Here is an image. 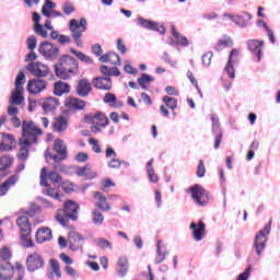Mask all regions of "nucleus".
<instances>
[{"label": "nucleus", "instance_id": "1", "mask_svg": "<svg viewBox=\"0 0 280 280\" xmlns=\"http://www.w3.org/2000/svg\"><path fill=\"white\" fill-rule=\"evenodd\" d=\"M55 74L60 80H71V75L80 73V63L78 59L70 55H62L59 57L58 63L54 65Z\"/></svg>", "mask_w": 280, "mask_h": 280}, {"label": "nucleus", "instance_id": "2", "mask_svg": "<svg viewBox=\"0 0 280 280\" xmlns=\"http://www.w3.org/2000/svg\"><path fill=\"white\" fill-rule=\"evenodd\" d=\"M80 205L73 200H68L63 203V209H59L56 212L55 220L61 224V226H69V220L77 222L79 218Z\"/></svg>", "mask_w": 280, "mask_h": 280}, {"label": "nucleus", "instance_id": "3", "mask_svg": "<svg viewBox=\"0 0 280 280\" xmlns=\"http://www.w3.org/2000/svg\"><path fill=\"white\" fill-rule=\"evenodd\" d=\"M69 30L74 45L82 49V47H84V43H82V34L89 30V22H86V19L84 18H81L80 21L72 19L69 23Z\"/></svg>", "mask_w": 280, "mask_h": 280}, {"label": "nucleus", "instance_id": "4", "mask_svg": "<svg viewBox=\"0 0 280 280\" xmlns=\"http://www.w3.org/2000/svg\"><path fill=\"white\" fill-rule=\"evenodd\" d=\"M38 52L49 62H54V60H58V58H60V48L56 46V44L47 40L39 44Z\"/></svg>", "mask_w": 280, "mask_h": 280}, {"label": "nucleus", "instance_id": "5", "mask_svg": "<svg viewBox=\"0 0 280 280\" xmlns=\"http://www.w3.org/2000/svg\"><path fill=\"white\" fill-rule=\"evenodd\" d=\"M271 229H272V222H269L255 236L254 248H255L258 257H261V253H264V250H266V242H268V238H266V235H270Z\"/></svg>", "mask_w": 280, "mask_h": 280}, {"label": "nucleus", "instance_id": "6", "mask_svg": "<svg viewBox=\"0 0 280 280\" xmlns=\"http://www.w3.org/2000/svg\"><path fill=\"white\" fill-rule=\"evenodd\" d=\"M40 186L42 187H46L45 189H43V194H45V196H48L49 198H54V200H58L59 202L62 200L61 198H65V195H60L57 188H52L51 185H49V183H47V168L43 167L40 175Z\"/></svg>", "mask_w": 280, "mask_h": 280}, {"label": "nucleus", "instance_id": "7", "mask_svg": "<svg viewBox=\"0 0 280 280\" xmlns=\"http://www.w3.org/2000/svg\"><path fill=\"white\" fill-rule=\"evenodd\" d=\"M188 191L191 194L192 200L197 202V205H200V207H206L207 201L202 200V198H207L209 200V192L200 185V184H195L188 188Z\"/></svg>", "mask_w": 280, "mask_h": 280}, {"label": "nucleus", "instance_id": "8", "mask_svg": "<svg viewBox=\"0 0 280 280\" xmlns=\"http://www.w3.org/2000/svg\"><path fill=\"white\" fill-rule=\"evenodd\" d=\"M42 268H45V258L40 254L35 252L26 257V270L28 272H36Z\"/></svg>", "mask_w": 280, "mask_h": 280}, {"label": "nucleus", "instance_id": "9", "mask_svg": "<svg viewBox=\"0 0 280 280\" xmlns=\"http://www.w3.org/2000/svg\"><path fill=\"white\" fill-rule=\"evenodd\" d=\"M26 71H30L35 78H47L49 75V66L40 61L30 62L26 66Z\"/></svg>", "mask_w": 280, "mask_h": 280}, {"label": "nucleus", "instance_id": "10", "mask_svg": "<svg viewBox=\"0 0 280 280\" xmlns=\"http://www.w3.org/2000/svg\"><path fill=\"white\" fill-rule=\"evenodd\" d=\"M247 49L257 57V62H261V58L264 56V40L259 39H248L246 42Z\"/></svg>", "mask_w": 280, "mask_h": 280}, {"label": "nucleus", "instance_id": "11", "mask_svg": "<svg viewBox=\"0 0 280 280\" xmlns=\"http://www.w3.org/2000/svg\"><path fill=\"white\" fill-rule=\"evenodd\" d=\"M47 89V81L40 78L32 79L27 83L26 91L32 95H37V93H43Z\"/></svg>", "mask_w": 280, "mask_h": 280}, {"label": "nucleus", "instance_id": "12", "mask_svg": "<svg viewBox=\"0 0 280 280\" xmlns=\"http://www.w3.org/2000/svg\"><path fill=\"white\" fill-rule=\"evenodd\" d=\"M232 21L237 25V27L244 30L249 25H253L250 22L253 21V14L244 11L242 14H235V16H232Z\"/></svg>", "mask_w": 280, "mask_h": 280}, {"label": "nucleus", "instance_id": "13", "mask_svg": "<svg viewBox=\"0 0 280 280\" xmlns=\"http://www.w3.org/2000/svg\"><path fill=\"white\" fill-rule=\"evenodd\" d=\"M212 121V133L214 136V150L220 148L222 143V129H220V119L215 116H211Z\"/></svg>", "mask_w": 280, "mask_h": 280}, {"label": "nucleus", "instance_id": "14", "mask_svg": "<svg viewBox=\"0 0 280 280\" xmlns=\"http://www.w3.org/2000/svg\"><path fill=\"white\" fill-rule=\"evenodd\" d=\"M138 24L140 27L144 30H150L151 32H159L160 34H165V28L161 26L162 30L159 28V23L148 20L145 18L138 16Z\"/></svg>", "mask_w": 280, "mask_h": 280}, {"label": "nucleus", "instance_id": "15", "mask_svg": "<svg viewBox=\"0 0 280 280\" xmlns=\"http://www.w3.org/2000/svg\"><path fill=\"white\" fill-rule=\"evenodd\" d=\"M92 84L100 91H110L113 89V79L110 77H96L92 80Z\"/></svg>", "mask_w": 280, "mask_h": 280}, {"label": "nucleus", "instance_id": "16", "mask_svg": "<svg viewBox=\"0 0 280 280\" xmlns=\"http://www.w3.org/2000/svg\"><path fill=\"white\" fill-rule=\"evenodd\" d=\"M75 91L79 97H89V93L93 91V88L91 86V81H89V79L86 78L80 79Z\"/></svg>", "mask_w": 280, "mask_h": 280}, {"label": "nucleus", "instance_id": "17", "mask_svg": "<svg viewBox=\"0 0 280 280\" xmlns=\"http://www.w3.org/2000/svg\"><path fill=\"white\" fill-rule=\"evenodd\" d=\"M189 229L192 231V237L196 242H202V235H205V231L207 225L202 221L191 222Z\"/></svg>", "mask_w": 280, "mask_h": 280}, {"label": "nucleus", "instance_id": "18", "mask_svg": "<svg viewBox=\"0 0 280 280\" xmlns=\"http://www.w3.org/2000/svg\"><path fill=\"white\" fill-rule=\"evenodd\" d=\"M65 106L70 110H84L86 102L77 97H68L65 101Z\"/></svg>", "mask_w": 280, "mask_h": 280}, {"label": "nucleus", "instance_id": "19", "mask_svg": "<svg viewBox=\"0 0 280 280\" xmlns=\"http://www.w3.org/2000/svg\"><path fill=\"white\" fill-rule=\"evenodd\" d=\"M54 235L51 234V229L42 228L36 231L35 240L37 244H44V242H49Z\"/></svg>", "mask_w": 280, "mask_h": 280}, {"label": "nucleus", "instance_id": "20", "mask_svg": "<svg viewBox=\"0 0 280 280\" xmlns=\"http://www.w3.org/2000/svg\"><path fill=\"white\" fill-rule=\"evenodd\" d=\"M22 137L23 139H20L19 145L31 148L34 143H38V133L22 131Z\"/></svg>", "mask_w": 280, "mask_h": 280}, {"label": "nucleus", "instance_id": "21", "mask_svg": "<svg viewBox=\"0 0 280 280\" xmlns=\"http://www.w3.org/2000/svg\"><path fill=\"white\" fill-rule=\"evenodd\" d=\"M94 198L97 200V202L95 203V207H97L98 209H102L103 211H110V205L106 200V197L104 196V194L96 191L94 192Z\"/></svg>", "mask_w": 280, "mask_h": 280}, {"label": "nucleus", "instance_id": "22", "mask_svg": "<svg viewBox=\"0 0 280 280\" xmlns=\"http://www.w3.org/2000/svg\"><path fill=\"white\" fill-rule=\"evenodd\" d=\"M60 106L58 98L50 96L43 103L42 108L45 113H51Z\"/></svg>", "mask_w": 280, "mask_h": 280}, {"label": "nucleus", "instance_id": "23", "mask_svg": "<svg viewBox=\"0 0 280 280\" xmlns=\"http://www.w3.org/2000/svg\"><path fill=\"white\" fill-rule=\"evenodd\" d=\"M23 91L25 90H16L11 93L9 98V104L12 106H21L23 102H25V97H23Z\"/></svg>", "mask_w": 280, "mask_h": 280}, {"label": "nucleus", "instance_id": "24", "mask_svg": "<svg viewBox=\"0 0 280 280\" xmlns=\"http://www.w3.org/2000/svg\"><path fill=\"white\" fill-rule=\"evenodd\" d=\"M16 183H19V174H14L10 176L2 185H0L1 196H5L10 187L16 185Z\"/></svg>", "mask_w": 280, "mask_h": 280}, {"label": "nucleus", "instance_id": "25", "mask_svg": "<svg viewBox=\"0 0 280 280\" xmlns=\"http://www.w3.org/2000/svg\"><path fill=\"white\" fill-rule=\"evenodd\" d=\"M71 92V85L69 83H65L62 81H58L54 85V94L60 97L61 95H65V93Z\"/></svg>", "mask_w": 280, "mask_h": 280}, {"label": "nucleus", "instance_id": "26", "mask_svg": "<svg viewBox=\"0 0 280 280\" xmlns=\"http://www.w3.org/2000/svg\"><path fill=\"white\" fill-rule=\"evenodd\" d=\"M100 71L105 78H117L121 75V72L119 71V68L117 67H108L106 65H102L100 68Z\"/></svg>", "mask_w": 280, "mask_h": 280}, {"label": "nucleus", "instance_id": "27", "mask_svg": "<svg viewBox=\"0 0 280 280\" xmlns=\"http://www.w3.org/2000/svg\"><path fill=\"white\" fill-rule=\"evenodd\" d=\"M52 128L55 132H65L69 128V122L65 116H59L52 124Z\"/></svg>", "mask_w": 280, "mask_h": 280}, {"label": "nucleus", "instance_id": "28", "mask_svg": "<svg viewBox=\"0 0 280 280\" xmlns=\"http://www.w3.org/2000/svg\"><path fill=\"white\" fill-rule=\"evenodd\" d=\"M116 272L118 277H126L128 273V258L126 256H122L118 259Z\"/></svg>", "mask_w": 280, "mask_h": 280}, {"label": "nucleus", "instance_id": "29", "mask_svg": "<svg viewBox=\"0 0 280 280\" xmlns=\"http://www.w3.org/2000/svg\"><path fill=\"white\" fill-rule=\"evenodd\" d=\"M163 241H158L156 245V258H155V264H163L165 261V257L170 255V252L165 247L162 246Z\"/></svg>", "mask_w": 280, "mask_h": 280}, {"label": "nucleus", "instance_id": "30", "mask_svg": "<svg viewBox=\"0 0 280 280\" xmlns=\"http://www.w3.org/2000/svg\"><path fill=\"white\" fill-rule=\"evenodd\" d=\"M233 56H237V49L233 48L230 52L228 63L225 66V71L229 75V78L234 79L235 78V68L233 67Z\"/></svg>", "mask_w": 280, "mask_h": 280}, {"label": "nucleus", "instance_id": "31", "mask_svg": "<svg viewBox=\"0 0 280 280\" xmlns=\"http://www.w3.org/2000/svg\"><path fill=\"white\" fill-rule=\"evenodd\" d=\"M16 225L21 233H32V224H30V219H27V217H19L16 219Z\"/></svg>", "mask_w": 280, "mask_h": 280}, {"label": "nucleus", "instance_id": "32", "mask_svg": "<svg viewBox=\"0 0 280 280\" xmlns=\"http://www.w3.org/2000/svg\"><path fill=\"white\" fill-rule=\"evenodd\" d=\"M68 240L69 244H77L81 247L84 246V242H86V237L75 231L69 233Z\"/></svg>", "mask_w": 280, "mask_h": 280}, {"label": "nucleus", "instance_id": "33", "mask_svg": "<svg viewBox=\"0 0 280 280\" xmlns=\"http://www.w3.org/2000/svg\"><path fill=\"white\" fill-rule=\"evenodd\" d=\"M22 132H33L34 135H43V129L38 128L34 121H24L22 124Z\"/></svg>", "mask_w": 280, "mask_h": 280}, {"label": "nucleus", "instance_id": "34", "mask_svg": "<svg viewBox=\"0 0 280 280\" xmlns=\"http://www.w3.org/2000/svg\"><path fill=\"white\" fill-rule=\"evenodd\" d=\"M54 150L57 152L61 159H67V145H65V141L57 139L54 142Z\"/></svg>", "mask_w": 280, "mask_h": 280}, {"label": "nucleus", "instance_id": "35", "mask_svg": "<svg viewBox=\"0 0 280 280\" xmlns=\"http://www.w3.org/2000/svg\"><path fill=\"white\" fill-rule=\"evenodd\" d=\"M152 82H154V77L148 73H142L141 77L138 78V84L142 89V91H148L147 84H152Z\"/></svg>", "mask_w": 280, "mask_h": 280}, {"label": "nucleus", "instance_id": "36", "mask_svg": "<svg viewBox=\"0 0 280 280\" xmlns=\"http://www.w3.org/2000/svg\"><path fill=\"white\" fill-rule=\"evenodd\" d=\"M172 34L175 38V40H177V44L180 45L182 47H189V40L187 39V37L180 35V33H178V31H176V26H172Z\"/></svg>", "mask_w": 280, "mask_h": 280}, {"label": "nucleus", "instance_id": "37", "mask_svg": "<svg viewBox=\"0 0 280 280\" xmlns=\"http://www.w3.org/2000/svg\"><path fill=\"white\" fill-rule=\"evenodd\" d=\"M32 233H21V246L23 248H34V241H32Z\"/></svg>", "mask_w": 280, "mask_h": 280}, {"label": "nucleus", "instance_id": "38", "mask_svg": "<svg viewBox=\"0 0 280 280\" xmlns=\"http://www.w3.org/2000/svg\"><path fill=\"white\" fill-rule=\"evenodd\" d=\"M13 163H14V158H12L10 154H7L0 158V172H4V170L12 167Z\"/></svg>", "mask_w": 280, "mask_h": 280}, {"label": "nucleus", "instance_id": "39", "mask_svg": "<svg viewBox=\"0 0 280 280\" xmlns=\"http://www.w3.org/2000/svg\"><path fill=\"white\" fill-rule=\"evenodd\" d=\"M70 54L77 56L81 62H85L86 65H93V59L89 57L86 54L75 50V48H70Z\"/></svg>", "mask_w": 280, "mask_h": 280}, {"label": "nucleus", "instance_id": "40", "mask_svg": "<svg viewBox=\"0 0 280 280\" xmlns=\"http://www.w3.org/2000/svg\"><path fill=\"white\" fill-rule=\"evenodd\" d=\"M92 222L95 226H102L104 224V214H102V211L97 209L92 211Z\"/></svg>", "mask_w": 280, "mask_h": 280}, {"label": "nucleus", "instance_id": "41", "mask_svg": "<svg viewBox=\"0 0 280 280\" xmlns=\"http://www.w3.org/2000/svg\"><path fill=\"white\" fill-rule=\"evenodd\" d=\"M25 82H27V78L25 77V72H23V71L19 72L16 78H15V89H16V91H25V89L23 88V84H25Z\"/></svg>", "mask_w": 280, "mask_h": 280}, {"label": "nucleus", "instance_id": "42", "mask_svg": "<svg viewBox=\"0 0 280 280\" xmlns=\"http://www.w3.org/2000/svg\"><path fill=\"white\" fill-rule=\"evenodd\" d=\"M162 102H164V104H166L167 108H170L171 110H176V108H178V100H176L175 97L172 96H163Z\"/></svg>", "mask_w": 280, "mask_h": 280}, {"label": "nucleus", "instance_id": "43", "mask_svg": "<svg viewBox=\"0 0 280 280\" xmlns=\"http://www.w3.org/2000/svg\"><path fill=\"white\" fill-rule=\"evenodd\" d=\"M18 159L20 161H26L27 159H30V147H27L25 144H20Z\"/></svg>", "mask_w": 280, "mask_h": 280}, {"label": "nucleus", "instance_id": "44", "mask_svg": "<svg viewBox=\"0 0 280 280\" xmlns=\"http://www.w3.org/2000/svg\"><path fill=\"white\" fill-rule=\"evenodd\" d=\"M50 268L58 279L62 278V271H60V262L56 258L49 260Z\"/></svg>", "mask_w": 280, "mask_h": 280}, {"label": "nucleus", "instance_id": "45", "mask_svg": "<svg viewBox=\"0 0 280 280\" xmlns=\"http://www.w3.org/2000/svg\"><path fill=\"white\" fill-rule=\"evenodd\" d=\"M40 211H42L40 206L36 203H31L28 210L23 211V213L25 215H28V218H34V215H38Z\"/></svg>", "mask_w": 280, "mask_h": 280}, {"label": "nucleus", "instance_id": "46", "mask_svg": "<svg viewBox=\"0 0 280 280\" xmlns=\"http://www.w3.org/2000/svg\"><path fill=\"white\" fill-rule=\"evenodd\" d=\"M47 174V171H46ZM47 180H50V183H52V185H60V183H62V177L60 176V174L56 173V172H49L48 175H46Z\"/></svg>", "mask_w": 280, "mask_h": 280}, {"label": "nucleus", "instance_id": "47", "mask_svg": "<svg viewBox=\"0 0 280 280\" xmlns=\"http://www.w3.org/2000/svg\"><path fill=\"white\" fill-rule=\"evenodd\" d=\"M96 246H98L101 250H106V248H109V250H113V243H110L108 240L104 237L98 238Z\"/></svg>", "mask_w": 280, "mask_h": 280}, {"label": "nucleus", "instance_id": "48", "mask_svg": "<svg viewBox=\"0 0 280 280\" xmlns=\"http://www.w3.org/2000/svg\"><path fill=\"white\" fill-rule=\"evenodd\" d=\"M89 171H90L89 164H86L83 167H79L77 171V176H86V178H95L97 176L96 173H92V175L89 176Z\"/></svg>", "mask_w": 280, "mask_h": 280}, {"label": "nucleus", "instance_id": "49", "mask_svg": "<svg viewBox=\"0 0 280 280\" xmlns=\"http://www.w3.org/2000/svg\"><path fill=\"white\" fill-rule=\"evenodd\" d=\"M27 49L30 51H34L36 49V46L38 45V40L36 39V35H31L26 39Z\"/></svg>", "mask_w": 280, "mask_h": 280}, {"label": "nucleus", "instance_id": "50", "mask_svg": "<svg viewBox=\"0 0 280 280\" xmlns=\"http://www.w3.org/2000/svg\"><path fill=\"white\" fill-rule=\"evenodd\" d=\"M2 142L8 143L9 145H16V139L11 133H1Z\"/></svg>", "mask_w": 280, "mask_h": 280}, {"label": "nucleus", "instance_id": "51", "mask_svg": "<svg viewBox=\"0 0 280 280\" xmlns=\"http://www.w3.org/2000/svg\"><path fill=\"white\" fill-rule=\"evenodd\" d=\"M34 32L37 36H42V38H47V31L43 27L42 24H34Z\"/></svg>", "mask_w": 280, "mask_h": 280}, {"label": "nucleus", "instance_id": "52", "mask_svg": "<svg viewBox=\"0 0 280 280\" xmlns=\"http://www.w3.org/2000/svg\"><path fill=\"white\" fill-rule=\"evenodd\" d=\"M62 12L67 15L73 14V12H75V7H73L71 2L67 1L62 4Z\"/></svg>", "mask_w": 280, "mask_h": 280}, {"label": "nucleus", "instance_id": "53", "mask_svg": "<svg viewBox=\"0 0 280 280\" xmlns=\"http://www.w3.org/2000/svg\"><path fill=\"white\" fill-rule=\"evenodd\" d=\"M12 257V252L10 250V248L8 247H2V249L0 250V258L3 260V261H8V259H11Z\"/></svg>", "mask_w": 280, "mask_h": 280}, {"label": "nucleus", "instance_id": "54", "mask_svg": "<svg viewBox=\"0 0 280 280\" xmlns=\"http://www.w3.org/2000/svg\"><path fill=\"white\" fill-rule=\"evenodd\" d=\"M89 143L90 145H92L93 152H95L96 154L102 153V148L100 147V142L97 140H95L94 138H90Z\"/></svg>", "mask_w": 280, "mask_h": 280}, {"label": "nucleus", "instance_id": "55", "mask_svg": "<svg viewBox=\"0 0 280 280\" xmlns=\"http://www.w3.org/2000/svg\"><path fill=\"white\" fill-rule=\"evenodd\" d=\"M213 58V52L212 51H208L206 54L202 55L201 60H202V65L205 67H209L211 65V59Z\"/></svg>", "mask_w": 280, "mask_h": 280}, {"label": "nucleus", "instance_id": "56", "mask_svg": "<svg viewBox=\"0 0 280 280\" xmlns=\"http://www.w3.org/2000/svg\"><path fill=\"white\" fill-rule=\"evenodd\" d=\"M117 100V95H115L114 93L107 92L103 98L104 104H114V102H116Z\"/></svg>", "mask_w": 280, "mask_h": 280}, {"label": "nucleus", "instance_id": "57", "mask_svg": "<svg viewBox=\"0 0 280 280\" xmlns=\"http://www.w3.org/2000/svg\"><path fill=\"white\" fill-rule=\"evenodd\" d=\"M207 170L205 168V161L200 160L197 166V176L198 178H203Z\"/></svg>", "mask_w": 280, "mask_h": 280}, {"label": "nucleus", "instance_id": "58", "mask_svg": "<svg viewBox=\"0 0 280 280\" xmlns=\"http://www.w3.org/2000/svg\"><path fill=\"white\" fill-rule=\"evenodd\" d=\"M252 266H248L242 273L238 275L236 280H248L250 278Z\"/></svg>", "mask_w": 280, "mask_h": 280}, {"label": "nucleus", "instance_id": "59", "mask_svg": "<svg viewBox=\"0 0 280 280\" xmlns=\"http://www.w3.org/2000/svg\"><path fill=\"white\" fill-rule=\"evenodd\" d=\"M108 167H110L112 170H119V167H121V160L119 159H112L109 162H108Z\"/></svg>", "mask_w": 280, "mask_h": 280}, {"label": "nucleus", "instance_id": "60", "mask_svg": "<svg viewBox=\"0 0 280 280\" xmlns=\"http://www.w3.org/2000/svg\"><path fill=\"white\" fill-rule=\"evenodd\" d=\"M65 271L67 272V275L69 277H72V279H78V277H80L78 271H75V269H73V267H71V266H66Z\"/></svg>", "mask_w": 280, "mask_h": 280}, {"label": "nucleus", "instance_id": "61", "mask_svg": "<svg viewBox=\"0 0 280 280\" xmlns=\"http://www.w3.org/2000/svg\"><path fill=\"white\" fill-rule=\"evenodd\" d=\"M115 57V51L104 54L98 58L100 62H110V58Z\"/></svg>", "mask_w": 280, "mask_h": 280}, {"label": "nucleus", "instance_id": "62", "mask_svg": "<svg viewBox=\"0 0 280 280\" xmlns=\"http://www.w3.org/2000/svg\"><path fill=\"white\" fill-rule=\"evenodd\" d=\"M75 161H78V163H86V161H89V153L79 152L75 155Z\"/></svg>", "mask_w": 280, "mask_h": 280}, {"label": "nucleus", "instance_id": "63", "mask_svg": "<svg viewBox=\"0 0 280 280\" xmlns=\"http://www.w3.org/2000/svg\"><path fill=\"white\" fill-rule=\"evenodd\" d=\"M149 180L151 183H159V176L154 174V168H147Z\"/></svg>", "mask_w": 280, "mask_h": 280}, {"label": "nucleus", "instance_id": "64", "mask_svg": "<svg viewBox=\"0 0 280 280\" xmlns=\"http://www.w3.org/2000/svg\"><path fill=\"white\" fill-rule=\"evenodd\" d=\"M92 54H94L95 56H102V54H104V49H102V45L94 44L92 46Z\"/></svg>", "mask_w": 280, "mask_h": 280}]
</instances>
